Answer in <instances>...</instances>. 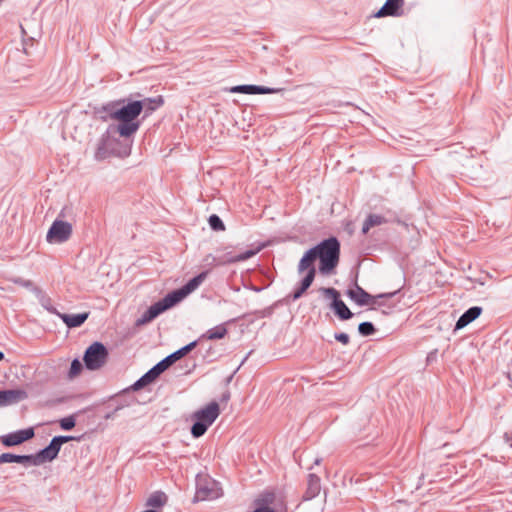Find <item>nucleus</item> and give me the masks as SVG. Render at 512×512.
Returning <instances> with one entry per match:
<instances>
[{"instance_id":"nucleus-12","label":"nucleus","mask_w":512,"mask_h":512,"mask_svg":"<svg viewBox=\"0 0 512 512\" xmlns=\"http://www.w3.org/2000/svg\"><path fill=\"white\" fill-rule=\"evenodd\" d=\"M232 93H244V94H271L277 92L275 89H271L264 86L256 85H239L234 86L230 89Z\"/></svg>"},{"instance_id":"nucleus-4","label":"nucleus","mask_w":512,"mask_h":512,"mask_svg":"<svg viewBox=\"0 0 512 512\" xmlns=\"http://www.w3.org/2000/svg\"><path fill=\"white\" fill-rule=\"evenodd\" d=\"M221 410L217 402L213 401L205 407L195 411L192 414V419L195 420L191 428V434L195 438L204 435L207 429L215 422L220 415Z\"/></svg>"},{"instance_id":"nucleus-29","label":"nucleus","mask_w":512,"mask_h":512,"mask_svg":"<svg viewBox=\"0 0 512 512\" xmlns=\"http://www.w3.org/2000/svg\"><path fill=\"white\" fill-rule=\"evenodd\" d=\"M310 488L313 490L314 494L318 493L320 489L319 479L315 476H310Z\"/></svg>"},{"instance_id":"nucleus-26","label":"nucleus","mask_w":512,"mask_h":512,"mask_svg":"<svg viewBox=\"0 0 512 512\" xmlns=\"http://www.w3.org/2000/svg\"><path fill=\"white\" fill-rule=\"evenodd\" d=\"M322 292L324 295L330 299H332V303L339 301V292L334 288H323Z\"/></svg>"},{"instance_id":"nucleus-7","label":"nucleus","mask_w":512,"mask_h":512,"mask_svg":"<svg viewBox=\"0 0 512 512\" xmlns=\"http://www.w3.org/2000/svg\"><path fill=\"white\" fill-rule=\"evenodd\" d=\"M70 439L72 438L65 436L54 437L46 448L41 450L38 454L32 455V458H34V460H32V465H40L45 461L55 459L59 453L61 445Z\"/></svg>"},{"instance_id":"nucleus-2","label":"nucleus","mask_w":512,"mask_h":512,"mask_svg":"<svg viewBox=\"0 0 512 512\" xmlns=\"http://www.w3.org/2000/svg\"><path fill=\"white\" fill-rule=\"evenodd\" d=\"M109 118L117 121V132L122 137H130L139 129L140 124L137 121L138 116L143 111V104L140 101H133L121 105V102H116L108 109Z\"/></svg>"},{"instance_id":"nucleus-31","label":"nucleus","mask_w":512,"mask_h":512,"mask_svg":"<svg viewBox=\"0 0 512 512\" xmlns=\"http://www.w3.org/2000/svg\"><path fill=\"white\" fill-rule=\"evenodd\" d=\"M196 346V342H192L185 347L179 349V352H181L182 357L185 356L187 353H189L194 347Z\"/></svg>"},{"instance_id":"nucleus-13","label":"nucleus","mask_w":512,"mask_h":512,"mask_svg":"<svg viewBox=\"0 0 512 512\" xmlns=\"http://www.w3.org/2000/svg\"><path fill=\"white\" fill-rule=\"evenodd\" d=\"M482 313V308L474 306L469 308L457 321L455 329L459 330L466 327L472 321L477 319Z\"/></svg>"},{"instance_id":"nucleus-22","label":"nucleus","mask_w":512,"mask_h":512,"mask_svg":"<svg viewBox=\"0 0 512 512\" xmlns=\"http://www.w3.org/2000/svg\"><path fill=\"white\" fill-rule=\"evenodd\" d=\"M82 369H83V366H82L81 362L78 359H74L71 363V367L68 372V377L70 379L76 378L77 376L80 375V373L82 372Z\"/></svg>"},{"instance_id":"nucleus-32","label":"nucleus","mask_w":512,"mask_h":512,"mask_svg":"<svg viewBox=\"0 0 512 512\" xmlns=\"http://www.w3.org/2000/svg\"><path fill=\"white\" fill-rule=\"evenodd\" d=\"M180 358H182V355L181 352H179V350L168 356V359H170L172 364L175 361L179 360Z\"/></svg>"},{"instance_id":"nucleus-18","label":"nucleus","mask_w":512,"mask_h":512,"mask_svg":"<svg viewBox=\"0 0 512 512\" xmlns=\"http://www.w3.org/2000/svg\"><path fill=\"white\" fill-rule=\"evenodd\" d=\"M332 308L335 311V314L341 319V320H347L350 319L353 314L350 311V309L346 306V304L342 301H336L335 303H332Z\"/></svg>"},{"instance_id":"nucleus-21","label":"nucleus","mask_w":512,"mask_h":512,"mask_svg":"<svg viewBox=\"0 0 512 512\" xmlns=\"http://www.w3.org/2000/svg\"><path fill=\"white\" fill-rule=\"evenodd\" d=\"M140 102L143 104V110L145 109L146 112L151 113L163 104V99L159 96L157 98H147Z\"/></svg>"},{"instance_id":"nucleus-14","label":"nucleus","mask_w":512,"mask_h":512,"mask_svg":"<svg viewBox=\"0 0 512 512\" xmlns=\"http://www.w3.org/2000/svg\"><path fill=\"white\" fill-rule=\"evenodd\" d=\"M62 321L70 328L81 326L88 318L89 313L84 312L80 314H63L58 313Z\"/></svg>"},{"instance_id":"nucleus-16","label":"nucleus","mask_w":512,"mask_h":512,"mask_svg":"<svg viewBox=\"0 0 512 512\" xmlns=\"http://www.w3.org/2000/svg\"><path fill=\"white\" fill-rule=\"evenodd\" d=\"M32 455H14L11 453H3L0 455V463H22V464H32Z\"/></svg>"},{"instance_id":"nucleus-10","label":"nucleus","mask_w":512,"mask_h":512,"mask_svg":"<svg viewBox=\"0 0 512 512\" xmlns=\"http://www.w3.org/2000/svg\"><path fill=\"white\" fill-rule=\"evenodd\" d=\"M33 437H34L33 428H28V429L19 430V431L1 436L0 441L4 446L11 447V446L20 445L23 442L30 440Z\"/></svg>"},{"instance_id":"nucleus-19","label":"nucleus","mask_w":512,"mask_h":512,"mask_svg":"<svg viewBox=\"0 0 512 512\" xmlns=\"http://www.w3.org/2000/svg\"><path fill=\"white\" fill-rule=\"evenodd\" d=\"M227 334V329L224 325H218L212 329H209L203 337L208 340L222 339Z\"/></svg>"},{"instance_id":"nucleus-33","label":"nucleus","mask_w":512,"mask_h":512,"mask_svg":"<svg viewBox=\"0 0 512 512\" xmlns=\"http://www.w3.org/2000/svg\"><path fill=\"white\" fill-rule=\"evenodd\" d=\"M148 372H149V374L152 376V379H154V380H156V379L159 377V375L161 374V373H160V372L155 368V366H154L152 369H150Z\"/></svg>"},{"instance_id":"nucleus-17","label":"nucleus","mask_w":512,"mask_h":512,"mask_svg":"<svg viewBox=\"0 0 512 512\" xmlns=\"http://www.w3.org/2000/svg\"><path fill=\"white\" fill-rule=\"evenodd\" d=\"M386 223V219L378 214H370L363 223L362 232L364 234L368 233V231L376 226H380Z\"/></svg>"},{"instance_id":"nucleus-27","label":"nucleus","mask_w":512,"mask_h":512,"mask_svg":"<svg viewBox=\"0 0 512 512\" xmlns=\"http://www.w3.org/2000/svg\"><path fill=\"white\" fill-rule=\"evenodd\" d=\"M60 426L64 430H71L75 426V419L73 416H69L60 420Z\"/></svg>"},{"instance_id":"nucleus-1","label":"nucleus","mask_w":512,"mask_h":512,"mask_svg":"<svg viewBox=\"0 0 512 512\" xmlns=\"http://www.w3.org/2000/svg\"><path fill=\"white\" fill-rule=\"evenodd\" d=\"M339 254L340 244L336 238L324 240L319 245L308 250L298 265V272L300 274L306 273V275L301 282L300 288L294 292L293 299L300 298L314 281L316 274L314 263L317 258L320 260V272L329 274L337 266Z\"/></svg>"},{"instance_id":"nucleus-6","label":"nucleus","mask_w":512,"mask_h":512,"mask_svg":"<svg viewBox=\"0 0 512 512\" xmlns=\"http://www.w3.org/2000/svg\"><path fill=\"white\" fill-rule=\"evenodd\" d=\"M72 235V225L66 221L55 220L47 232L46 240L50 244H61Z\"/></svg>"},{"instance_id":"nucleus-25","label":"nucleus","mask_w":512,"mask_h":512,"mask_svg":"<svg viewBox=\"0 0 512 512\" xmlns=\"http://www.w3.org/2000/svg\"><path fill=\"white\" fill-rule=\"evenodd\" d=\"M358 330L364 336H369L375 331L374 326L370 322L361 323L358 327Z\"/></svg>"},{"instance_id":"nucleus-34","label":"nucleus","mask_w":512,"mask_h":512,"mask_svg":"<svg viewBox=\"0 0 512 512\" xmlns=\"http://www.w3.org/2000/svg\"><path fill=\"white\" fill-rule=\"evenodd\" d=\"M273 500H274V494L273 493H269V494L266 495V499L264 501L268 502V503H271Z\"/></svg>"},{"instance_id":"nucleus-23","label":"nucleus","mask_w":512,"mask_h":512,"mask_svg":"<svg viewBox=\"0 0 512 512\" xmlns=\"http://www.w3.org/2000/svg\"><path fill=\"white\" fill-rule=\"evenodd\" d=\"M154 381L155 380L152 379V376L149 374V372H147L138 381L135 382V384L133 385V388H134V390H140L143 387L151 384Z\"/></svg>"},{"instance_id":"nucleus-30","label":"nucleus","mask_w":512,"mask_h":512,"mask_svg":"<svg viewBox=\"0 0 512 512\" xmlns=\"http://www.w3.org/2000/svg\"><path fill=\"white\" fill-rule=\"evenodd\" d=\"M335 339L342 344L346 345L349 343V336L346 333H338L335 335Z\"/></svg>"},{"instance_id":"nucleus-5","label":"nucleus","mask_w":512,"mask_h":512,"mask_svg":"<svg viewBox=\"0 0 512 512\" xmlns=\"http://www.w3.org/2000/svg\"><path fill=\"white\" fill-rule=\"evenodd\" d=\"M108 350L100 342H94L85 351L83 361L88 370H99L107 362Z\"/></svg>"},{"instance_id":"nucleus-15","label":"nucleus","mask_w":512,"mask_h":512,"mask_svg":"<svg viewBox=\"0 0 512 512\" xmlns=\"http://www.w3.org/2000/svg\"><path fill=\"white\" fill-rule=\"evenodd\" d=\"M403 5V0H387L383 7L376 13V17L394 16Z\"/></svg>"},{"instance_id":"nucleus-3","label":"nucleus","mask_w":512,"mask_h":512,"mask_svg":"<svg viewBox=\"0 0 512 512\" xmlns=\"http://www.w3.org/2000/svg\"><path fill=\"white\" fill-rule=\"evenodd\" d=\"M207 273H200L198 276L191 279L182 288L175 290L166 295L161 301L153 304L150 308L139 318L136 322L138 326L149 323L159 314L165 310L173 307L175 304L183 300L187 295L196 290L199 285L205 280Z\"/></svg>"},{"instance_id":"nucleus-24","label":"nucleus","mask_w":512,"mask_h":512,"mask_svg":"<svg viewBox=\"0 0 512 512\" xmlns=\"http://www.w3.org/2000/svg\"><path fill=\"white\" fill-rule=\"evenodd\" d=\"M209 224L211 228L215 231H224L225 225L222 220L217 215H211L209 217Z\"/></svg>"},{"instance_id":"nucleus-8","label":"nucleus","mask_w":512,"mask_h":512,"mask_svg":"<svg viewBox=\"0 0 512 512\" xmlns=\"http://www.w3.org/2000/svg\"><path fill=\"white\" fill-rule=\"evenodd\" d=\"M261 248L262 247H257L254 250H252V249L247 250L241 254H234L233 251H228L219 257H214L212 255H208L207 260L211 258L213 264L216 266L227 265V264L247 260V259L253 257L254 255H256L261 250Z\"/></svg>"},{"instance_id":"nucleus-35","label":"nucleus","mask_w":512,"mask_h":512,"mask_svg":"<svg viewBox=\"0 0 512 512\" xmlns=\"http://www.w3.org/2000/svg\"><path fill=\"white\" fill-rule=\"evenodd\" d=\"M4 359V354L0 351V361Z\"/></svg>"},{"instance_id":"nucleus-28","label":"nucleus","mask_w":512,"mask_h":512,"mask_svg":"<svg viewBox=\"0 0 512 512\" xmlns=\"http://www.w3.org/2000/svg\"><path fill=\"white\" fill-rule=\"evenodd\" d=\"M170 365H172L170 359L166 357L162 361H160L157 365H155V368L160 372L163 373Z\"/></svg>"},{"instance_id":"nucleus-9","label":"nucleus","mask_w":512,"mask_h":512,"mask_svg":"<svg viewBox=\"0 0 512 512\" xmlns=\"http://www.w3.org/2000/svg\"><path fill=\"white\" fill-rule=\"evenodd\" d=\"M347 295L351 300H353L355 303H357L360 306L364 305H374L376 303V299L382 298V297H390L393 294H380L377 296H372L369 293H367L365 290H363L360 286H356L353 289H349L347 291Z\"/></svg>"},{"instance_id":"nucleus-11","label":"nucleus","mask_w":512,"mask_h":512,"mask_svg":"<svg viewBox=\"0 0 512 512\" xmlns=\"http://www.w3.org/2000/svg\"><path fill=\"white\" fill-rule=\"evenodd\" d=\"M27 393L23 389H12L0 391V406H7L18 403L27 398Z\"/></svg>"},{"instance_id":"nucleus-20","label":"nucleus","mask_w":512,"mask_h":512,"mask_svg":"<svg viewBox=\"0 0 512 512\" xmlns=\"http://www.w3.org/2000/svg\"><path fill=\"white\" fill-rule=\"evenodd\" d=\"M167 502V496L163 492L153 493L147 500V506L158 508Z\"/></svg>"}]
</instances>
